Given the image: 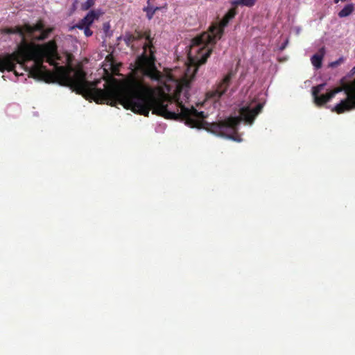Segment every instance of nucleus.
Instances as JSON below:
<instances>
[{
	"instance_id": "f257e3e1",
	"label": "nucleus",
	"mask_w": 355,
	"mask_h": 355,
	"mask_svg": "<svg viewBox=\"0 0 355 355\" xmlns=\"http://www.w3.org/2000/svg\"><path fill=\"white\" fill-rule=\"evenodd\" d=\"M324 85V84H320L313 87L312 94L314 102L317 105H322L329 102L336 94L343 92L344 97L331 108V111L341 114L355 109V79L350 83L343 84L342 87L329 91L325 94H320Z\"/></svg>"
},
{
	"instance_id": "f03ea898",
	"label": "nucleus",
	"mask_w": 355,
	"mask_h": 355,
	"mask_svg": "<svg viewBox=\"0 0 355 355\" xmlns=\"http://www.w3.org/2000/svg\"><path fill=\"white\" fill-rule=\"evenodd\" d=\"M232 77V73H229L225 78L218 84L216 88L213 91H210L207 94L206 100L217 101L223 94L225 93L230 85Z\"/></svg>"
},
{
	"instance_id": "7ed1b4c3",
	"label": "nucleus",
	"mask_w": 355,
	"mask_h": 355,
	"mask_svg": "<svg viewBox=\"0 0 355 355\" xmlns=\"http://www.w3.org/2000/svg\"><path fill=\"white\" fill-rule=\"evenodd\" d=\"M103 14L101 10H91L76 26L80 29H83L85 26H90Z\"/></svg>"
},
{
	"instance_id": "20e7f679",
	"label": "nucleus",
	"mask_w": 355,
	"mask_h": 355,
	"mask_svg": "<svg viewBox=\"0 0 355 355\" xmlns=\"http://www.w3.org/2000/svg\"><path fill=\"white\" fill-rule=\"evenodd\" d=\"M324 55V49H321L319 50L318 52H317L315 54H314L311 58V64L314 66L315 69H319L321 67L322 60Z\"/></svg>"
},
{
	"instance_id": "39448f33",
	"label": "nucleus",
	"mask_w": 355,
	"mask_h": 355,
	"mask_svg": "<svg viewBox=\"0 0 355 355\" xmlns=\"http://www.w3.org/2000/svg\"><path fill=\"white\" fill-rule=\"evenodd\" d=\"M354 11V5L349 3L344 6V8L338 12L339 17H346L349 16Z\"/></svg>"
},
{
	"instance_id": "423d86ee",
	"label": "nucleus",
	"mask_w": 355,
	"mask_h": 355,
	"mask_svg": "<svg viewBox=\"0 0 355 355\" xmlns=\"http://www.w3.org/2000/svg\"><path fill=\"white\" fill-rule=\"evenodd\" d=\"M257 0H233L232 4L234 6L252 7Z\"/></svg>"
},
{
	"instance_id": "0eeeda50",
	"label": "nucleus",
	"mask_w": 355,
	"mask_h": 355,
	"mask_svg": "<svg viewBox=\"0 0 355 355\" xmlns=\"http://www.w3.org/2000/svg\"><path fill=\"white\" fill-rule=\"evenodd\" d=\"M150 1L151 0H148V6L144 8V10L146 12V15L149 19H152L155 12L159 9V7L151 6Z\"/></svg>"
},
{
	"instance_id": "6e6552de",
	"label": "nucleus",
	"mask_w": 355,
	"mask_h": 355,
	"mask_svg": "<svg viewBox=\"0 0 355 355\" xmlns=\"http://www.w3.org/2000/svg\"><path fill=\"white\" fill-rule=\"evenodd\" d=\"M95 0H86L85 3L82 4V8L85 10H88L94 4Z\"/></svg>"
},
{
	"instance_id": "1a4fd4ad",
	"label": "nucleus",
	"mask_w": 355,
	"mask_h": 355,
	"mask_svg": "<svg viewBox=\"0 0 355 355\" xmlns=\"http://www.w3.org/2000/svg\"><path fill=\"white\" fill-rule=\"evenodd\" d=\"M83 29L85 36L89 37L92 35V31L89 29V26H85Z\"/></svg>"
},
{
	"instance_id": "9d476101",
	"label": "nucleus",
	"mask_w": 355,
	"mask_h": 355,
	"mask_svg": "<svg viewBox=\"0 0 355 355\" xmlns=\"http://www.w3.org/2000/svg\"><path fill=\"white\" fill-rule=\"evenodd\" d=\"M343 61V58H340L338 60H337L336 62H331L330 63V67H335L339 65Z\"/></svg>"
},
{
	"instance_id": "9b49d317",
	"label": "nucleus",
	"mask_w": 355,
	"mask_h": 355,
	"mask_svg": "<svg viewBox=\"0 0 355 355\" xmlns=\"http://www.w3.org/2000/svg\"><path fill=\"white\" fill-rule=\"evenodd\" d=\"M59 59V56H58V51H56V60Z\"/></svg>"
},
{
	"instance_id": "f8f14e48",
	"label": "nucleus",
	"mask_w": 355,
	"mask_h": 355,
	"mask_svg": "<svg viewBox=\"0 0 355 355\" xmlns=\"http://www.w3.org/2000/svg\"><path fill=\"white\" fill-rule=\"evenodd\" d=\"M15 73L16 76H18V73H17V71H15Z\"/></svg>"
},
{
	"instance_id": "ddd939ff",
	"label": "nucleus",
	"mask_w": 355,
	"mask_h": 355,
	"mask_svg": "<svg viewBox=\"0 0 355 355\" xmlns=\"http://www.w3.org/2000/svg\"><path fill=\"white\" fill-rule=\"evenodd\" d=\"M353 70L355 71V67H354Z\"/></svg>"
}]
</instances>
